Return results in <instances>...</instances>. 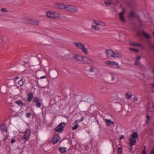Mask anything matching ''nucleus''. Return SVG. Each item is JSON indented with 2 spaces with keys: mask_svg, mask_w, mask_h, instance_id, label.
<instances>
[{
  "mask_svg": "<svg viewBox=\"0 0 154 154\" xmlns=\"http://www.w3.org/2000/svg\"><path fill=\"white\" fill-rule=\"evenodd\" d=\"M105 53L108 57H112L116 58L118 56L119 53L117 52H113L112 50L109 49H107L105 51Z\"/></svg>",
  "mask_w": 154,
  "mask_h": 154,
  "instance_id": "f257e3e1",
  "label": "nucleus"
},
{
  "mask_svg": "<svg viewBox=\"0 0 154 154\" xmlns=\"http://www.w3.org/2000/svg\"><path fill=\"white\" fill-rule=\"evenodd\" d=\"M46 16L51 19H57L60 17V15L58 13L51 11L47 12Z\"/></svg>",
  "mask_w": 154,
  "mask_h": 154,
  "instance_id": "f03ea898",
  "label": "nucleus"
},
{
  "mask_svg": "<svg viewBox=\"0 0 154 154\" xmlns=\"http://www.w3.org/2000/svg\"><path fill=\"white\" fill-rule=\"evenodd\" d=\"M24 134L22 137V140L25 143L26 141L29 138L31 135V130L29 128H27Z\"/></svg>",
  "mask_w": 154,
  "mask_h": 154,
  "instance_id": "7ed1b4c3",
  "label": "nucleus"
},
{
  "mask_svg": "<svg viewBox=\"0 0 154 154\" xmlns=\"http://www.w3.org/2000/svg\"><path fill=\"white\" fill-rule=\"evenodd\" d=\"M66 125V124L65 123L61 122L54 129V130L56 132L61 133L63 131L64 127Z\"/></svg>",
  "mask_w": 154,
  "mask_h": 154,
  "instance_id": "20e7f679",
  "label": "nucleus"
},
{
  "mask_svg": "<svg viewBox=\"0 0 154 154\" xmlns=\"http://www.w3.org/2000/svg\"><path fill=\"white\" fill-rule=\"evenodd\" d=\"M105 63L107 65H110L114 67H119V63L115 61H111L110 60L106 61Z\"/></svg>",
  "mask_w": 154,
  "mask_h": 154,
  "instance_id": "39448f33",
  "label": "nucleus"
},
{
  "mask_svg": "<svg viewBox=\"0 0 154 154\" xmlns=\"http://www.w3.org/2000/svg\"><path fill=\"white\" fill-rule=\"evenodd\" d=\"M32 101L33 103H36V106L37 107H40L41 103L38 97H34L32 100Z\"/></svg>",
  "mask_w": 154,
  "mask_h": 154,
  "instance_id": "423d86ee",
  "label": "nucleus"
},
{
  "mask_svg": "<svg viewBox=\"0 0 154 154\" xmlns=\"http://www.w3.org/2000/svg\"><path fill=\"white\" fill-rule=\"evenodd\" d=\"M83 62L84 63H88L90 64L92 63L93 61L90 59L89 58L87 57H83V60H82Z\"/></svg>",
  "mask_w": 154,
  "mask_h": 154,
  "instance_id": "0eeeda50",
  "label": "nucleus"
},
{
  "mask_svg": "<svg viewBox=\"0 0 154 154\" xmlns=\"http://www.w3.org/2000/svg\"><path fill=\"white\" fill-rule=\"evenodd\" d=\"M73 57L74 58H75L76 60L79 61H82L83 57L79 54H73Z\"/></svg>",
  "mask_w": 154,
  "mask_h": 154,
  "instance_id": "6e6552de",
  "label": "nucleus"
},
{
  "mask_svg": "<svg viewBox=\"0 0 154 154\" xmlns=\"http://www.w3.org/2000/svg\"><path fill=\"white\" fill-rule=\"evenodd\" d=\"M55 7L57 9H64L65 10L66 5L60 3H56L55 4Z\"/></svg>",
  "mask_w": 154,
  "mask_h": 154,
  "instance_id": "1a4fd4ad",
  "label": "nucleus"
},
{
  "mask_svg": "<svg viewBox=\"0 0 154 154\" xmlns=\"http://www.w3.org/2000/svg\"><path fill=\"white\" fill-rule=\"evenodd\" d=\"M60 139V137L59 134H56L54 137L53 139V143L54 144L56 143Z\"/></svg>",
  "mask_w": 154,
  "mask_h": 154,
  "instance_id": "9d476101",
  "label": "nucleus"
},
{
  "mask_svg": "<svg viewBox=\"0 0 154 154\" xmlns=\"http://www.w3.org/2000/svg\"><path fill=\"white\" fill-rule=\"evenodd\" d=\"M73 44L79 49L81 50L82 47H84V45L82 43L80 42H74Z\"/></svg>",
  "mask_w": 154,
  "mask_h": 154,
  "instance_id": "9b49d317",
  "label": "nucleus"
},
{
  "mask_svg": "<svg viewBox=\"0 0 154 154\" xmlns=\"http://www.w3.org/2000/svg\"><path fill=\"white\" fill-rule=\"evenodd\" d=\"M129 142L128 143L129 146H133L136 142V140L132 138L129 139Z\"/></svg>",
  "mask_w": 154,
  "mask_h": 154,
  "instance_id": "f8f14e48",
  "label": "nucleus"
},
{
  "mask_svg": "<svg viewBox=\"0 0 154 154\" xmlns=\"http://www.w3.org/2000/svg\"><path fill=\"white\" fill-rule=\"evenodd\" d=\"M15 103L20 106L21 107H24L26 106L25 103H23L22 100H18L16 101L15 102Z\"/></svg>",
  "mask_w": 154,
  "mask_h": 154,
  "instance_id": "ddd939ff",
  "label": "nucleus"
},
{
  "mask_svg": "<svg viewBox=\"0 0 154 154\" xmlns=\"http://www.w3.org/2000/svg\"><path fill=\"white\" fill-rule=\"evenodd\" d=\"M27 96H28V98L27 100L29 102L31 101L34 97L33 93L32 92H31L28 94H27Z\"/></svg>",
  "mask_w": 154,
  "mask_h": 154,
  "instance_id": "4468645a",
  "label": "nucleus"
},
{
  "mask_svg": "<svg viewBox=\"0 0 154 154\" xmlns=\"http://www.w3.org/2000/svg\"><path fill=\"white\" fill-rule=\"evenodd\" d=\"M1 129L2 132H7V128L5 125H0Z\"/></svg>",
  "mask_w": 154,
  "mask_h": 154,
  "instance_id": "2eb2a0df",
  "label": "nucleus"
},
{
  "mask_svg": "<svg viewBox=\"0 0 154 154\" xmlns=\"http://www.w3.org/2000/svg\"><path fill=\"white\" fill-rule=\"evenodd\" d=\"M105 122L107 126H110L111 125L114 124V122L111 121L110 119H106Z\"/></svg>",
  "mask_w": 154,
  "mask_h": 154,
  "instance_id": "dca6fc26",
  "label": "nucleus"
},
{
  "mask_svg": "<svg viewBox=\"0 0 154 154\" xmlns=\"http://www.w3.org/2000/svg\"><path fill=\"white\" fill-rule=\"evenodd\" d=\"M123 13L124 10H123L122 12L119 14V16L121 21L124 22L125 21V20L124 16L123 15Z\"/></svg>",
  "mask_w": 154,
  "mask_h": 154,
  "instance_id": "f3484780",
  "label": "nucleus"
},
{
  "mask_svg": "<svg viewBox=\"0 0 154 154\" xmlns=\"http://www.w3.org/2000/svg\"><path fill=\"white\" fill-rule=\"evenodd\" d=\"M6 86L4 85L2 86L0 88L1 92L3 94H5L6 92Z\"/></svg>",
  "mask_w": 154,
  "mask_h": 154,
  "instance_id": "a211bd4d",
  "label": "nucleus"
},
{
  "mask_svg": "<svg viewBox=\"0 0 154 154\" xmlns=\"http://www.w3.org/2000/svg\"><path fill=\"white\" fill-rule=\"evenodd\" d=\"M142 34L147 39H150L151 38V36L143 30L142 31Z\"/></svg>",
  "mask_w": 154,
  "mask_h": 154,
  "instance_id": "6ab92c4d",
  "label": "nucleus"
},
{
  "mask_svg": "<svg viewBox=\"0 0 154 154\" xmlns=\"http://www.w3.org/2000/svg\"><path fill=\"white\" fill-rule=\"evenodd\" d=\"M77 11L78 9L77 8L74 6H72L70 11V12L75 13L77 12Z\"/></svg>",
  "mask_w": 154,
  "mask_h": 154,
  "instance_id": "aec40b11",
  "label": "nucleus"
},
{
  "mask_svg": "<svg viewBox=\"0 0 154 154\" xmlns=\"http://www.w3.org/2000/svg\"><path fill=\"white\" fill-rule=\"evenodd\" d=\"M39 22L38 20L35 19H32L31 24L37 26L39 24Z\"/></svg>",
  "mask_w": 154,
  "mask_h": 154,
  "instance_id": "412c9836",
  "label": "nucleus"
},
{
  "mask_svg": "<svg viewBox=\"0 0 154 154\" xmlns=\"http://www.w3.org/2000/svg\"><path fill=\"white\" fill-rule=\"evenodd\" d=\"M32 19H24V21L25 23H26L28 24H32Z\"/></svg>",
  "mask_w": 154,
  "mask_h": 154,
  "instance_id": "4be33fe9",
  "label": "nucleus"
},
{
  "mask_svg": "<svg viewBox=\"0 0 154 154\" xmlns=\"http://www.w3.org/2000/svg\"><path fill=\"white\" fill-rule=\"evenodd\" d=\"M134 65L138 67H142V65L140 62L135 61L134 62Z\"/></svg>",
  "mask_w": 154,
  "mask_h": 154,
  "instance_id": "5701e85b",
  "label": "nucleus"
},
{
  "mask_svg": "<svg viewBox=\"0 0 154 154\" xmlns=\"http://www.w3.org/2000/svg\"><path fill=\"white\" fill-rule=\"evenodd\" d=\"M131 136L132 138L135 139H137L138 137V133L137 132H134L133 133Z\"/></svg>",
  "mask_w": 154,
  "mask_h": 154,
  "instance_id": "b1692460",
  "label": "nucleus"
},
{
  "mask_svg": "<svg viewBox=\"0 0 154 154\" xmlns=\"http://www.w3.org/2000/svg\"><path fill=\"white\" fill-rule=\"evenodd\" d=\"M132 95V94L131 92H128L125 96L127 99H129L131 97Z\"/></svg>",
  "mask_w": 154,
  "mask_h": 154,
  "instance_id": "393cba45",
  "label": "nucleus"
},
{
  "mask_svg": "<svg viewBox=\"0 0 154 154\" xmlns=\"http://www.w3.org/2000/svg\"><path fill=\"white\" fill-rule=\"evenodd\" d=\"M82 51L85 54H88V50L87 48L85 47L84 45V47H82V48L81 49Z\"/></svg>",
  "mask_w": 154,
  "mask_h": 154,
  "instance_id": "a878e982",
  "label": "nucleus"
},
{
  "mask_svg": "<svg viewBox=\"0 0 154 154\" xmlns=\"http://www.w3.org/2000/svg\"><path fill=\"white\" fill-rule=\"evenodd\" d=\"M72 5H66L65 10L70 12L71 8L72 7Z\"/></svg>",
  "mask_w": 154,
  "mask_h": 154,
  "instance_id": "bb28decb",
  "label": "nucleus"
},
{
  "mask_svg": "<svg viewBox=\"0 0 154 154\" xmlns=\"http://www.w3.org/2000/svg\"><path fill=\"white\" fill-rule=\"evenodd\" d=\"M66 148L65 147H60L59 148V149L60 152L63 153L66 152Z\"/></svg>",
  "mask_w": 154,
  "mask_h": 154,
  "instance_id": "cd10ccee",
  "label": "nucleus"
},
{
  "mask_svg": "<svg viewBox=\"0 0 154 154\" xmlns=\"http://www.w3.org/2000/svg\"><path fill=\"white\" fill-rule=\"evenodd\" d=\"M104 3L107 6H110L112 4V1L110 0L105 1L104 2Z\"/></svg>",
  "mask_w": 154,
  "mask_h": 154,
  "instance_id": "c85d7f7f",
  "label": "nucleus"
},
{
  "mask_svg": "<svg viewBox=\"0 0 154 154\" xmlns=\"http://www.w3.org/2000/svg\"><path fill=\"white\" fill-rule=\"evenodd\" d=\"M129 50L131 51H134L137 53L139 52V50L138 49H135L134 48H129Z\"/></svg>",
  "mask_w": 154,
  "mask_h": 154,
  "instance_id": "c756f323",
  "label": "nucleus"
},
{
  "mask_svg": "<svg viewBox=\"0 0 154 154\" xmlns=\"http://www.w3.org/2000/svg\"><path fill=\"white\" fill-rule=\"evenodd\" d=\"M24 84V82L23 81L22 79H20L18 82V84L20 85V86H23Z\"/></svg>",
  "mask_w": 154,
  "mask_h": 154,
  "instance_id": "7c9ffc66",
  "label": "nucleus"
},
{
  "mask_svg": "<svg viewBox=\"0 0 154 154\" xmlns=\"http://www.w3.org/2000/svg\"><path fill=\"white\" fill-rule=\"evenodd\" d=\"M131 45L133 46H142V45L141 44L135 43L134 42L131 43Z\"/></svg>",
  "mask_w": 154,
  "mask_h": 154,
  "instance_id": "2f4dec72",
  "label": "nucleus"
},
{
  "mask_svg": "<svg viewBox=\"0 0 154 154\" xmlns=\"http://www.w3.org/2000/svg\"><path fill=\"white\" fill-rule=\"evenodd\" d=\"M83 119H84V117H82L80 120H79V119L76 120L75 122V124L78 123V122H79L81 121H83Z\"/></svg>",
  "mask_w": 154,
  "mask_h": 154,
  "instance_id": "473e14b6",
  "label": "nucleus"
},
{
  "mask_svg": "<svg viewBox=\"0 0 154 154\" xmlns=\"http://www.w3.org/2000/svg\"><path fill=\"white\" fill-rule=\"evenodd\" d=\"M94 66H91L90 65V68L89 69V71L90 72H94Z\"/></svg>",
  "mask_w": 154,
  "mask_h": 154,
  "instance_id": "72a5a7b5",
  "label": "nucleus"
},
{
  "mask_svg": "<svg viewBox=\"0 0 154 154\" xmlns=\"http://www.w3.org/2000/svg\"><path fill=\"white\" fill-rule=\"evenodd\" d=\"M118 154H122V148L121 147H119V148H118Z\"/></svg>",
  "mask_w": 154,
  "mask_h": 154,
  "instance_id": "f704fd0d",
  "label": "nucleus"
},
{
  "mask_svg": "<svg viewBox=\"0 0 154 154\" xmlns=\"http://www.w3.org/2000/svg\"><path fill=\"white\" fill-rule=\"evenodd\" d=\"M31 115L32 113L31 112H27L26 114V116L27 118H30Z\"/></svg>",
  "mask_w": 154,
  "mask_h": 154,
  "instance_id": "c9c22d12",
  "label": "nucleus"
},
{
  "mask_svg": "<svg viewBox=\"0 0 154 154\" xmlns=\"http://www.w3.org/2000/svg\"><path fill=\"white\" fill-rule=\"evenodd\" d=\"M76 125L74 127H73L72 129V130H75L77 129L78 128V123L75 124Z\"/></svg>",
  "mask_w": 154,
  "mask_h": 154,
  "instance_id": "e433bc0d",
  "label": "nucleus"
},
{
  "mask_svg": "<svg viewBox=\"0 0 154 154\" xmlns=\"http://www.w3.org/2000/svg\"><path fill=\"white\" fill-rule=\"evenodd\" d=\"M110 75L111 76V80L112 81H114L115 79V75L112 74L111 73H110Z\"/></svg>",
  "mask_w": 154,
  "mask_h": 154,
  "instance_id": "4c0bfd02",
  "label": "nucleus"
},
{
  "mask_svg": "<svg viewBox=\"0 0 154 154\" xmlns=\"http://www.w3.org/2000/svg\"><path fill=\"white\" fill-rule=\"evenodd\" d=\"M146 116L147 118V123H148V122H149L150 121V116L148 115H146Z\"/></svg>",
  "mask_w": 154,
  "mask_h": 154,
  "instance_id": "58836bf2",
  "label": "nucleus"
},
{
  "mask_svg": "<svg viewBox=\"0 0 154 154\" xmlns=\"http://www.w3.org/2000/svg\"><path fill=\"white\" fill-rule=\"evenodd\" d=\"M1 11L2 12H8V10L7 9L5 8H2L1 9Z\"/></svg>",
  "mask_w": 154,
  "mask_h": 154,
  "instance_id": "ea45409f",
  "label": "nucleus"
},
{
  "mask_svg": "<svg viewBox=\"0 0 154 154\" xmlns=\"http://www.w3.org/2000/svg\"><path fill=\"white\" fill-rule=\"evenodd\" d=\"M130 16L131 17H135L134 13L133 11L131 12L130 14Z\"/></svg>",
  "mask_w": 154,
  "mask_h": 154,
  "instance_id": "a19ab883",
  "label": "nucleus"
},
{
  "mask_svg": "<svg viewBox=\"0 0 154 154\" xmlns=\"http://www.w3.org/2000/svg\"><path fill=\"white\" fill-rule=\"evenodd\" d=\"M93 22L95 24H96V25H97V24H99V21H98V20H94L93 21Z\"/></svg>",
  "mask_w": 154,
  "mask_h": 154,
  "instance_id": "79ce46f5",
  "label": "nucleus"
},
{
  "mask_svg": "<svg viewBox=\"0 0 154 154\" xmlns=\"http://www.w3.org/2000/svg\"><path fill=\"white\" fill-rule=\"evenodd\" d=\"M16 141V140L14 138H12L11 139V143L12 144L14 143Z\"/></svg>",
  "mask_w": 154,
  "mask_h": 154,
  "instance_id": "37998d69",
  "label": "nucleus"
},
{
  "mask_svg": "<svg viewBox=\"0 0 154 154\" xmlns=\"http://www.w3.org/2000/svg\"><path fill=\"white\" fill-rule=\"evenodd\" d=\"M151 85L152 87L154 89V83H152L151 84ZM151 92L152 93H154V90L152 91Z\"/></svg>",
  "mask_w": 154,
  "mask_h": 154,
  "instance_id": "c03bdc74",
  "label": "nucleus"
},
{
  "mask_svg": "<svg viewBox=\"0 0 154 154\" xmlns=\"http://www.w3.org/2000/svg\"><path fill=\"white\" fill-rule=\"evenodd\" d=\"M130 146V149L129 152H132V148L133 146Z\"/></svg>",
  "mask_w": 154,
  "mask_h": 154,
  "instance_id": "a18cd8bd",
  "label": "nucleus"
},
{
  "mask_svg": "<svg viewBox=\"0 0 154 154\" xmlns=\"http://www.w3.org/2000/svg\"><path fill=\"white\" fill-rule=\"evenodd\" d=\"M150 154H154V147L152 149Z\"/></svg>",
  "mask_w": 154,
  "mask_h": 154,
  "instance_id": "49530a36",
  "label": "nucleus"
},
{
  "mask_svg": "<svg viewBox=\"0 0 154 154\" xmlns=\"http://www.w3.org/2000/svg\"><path fill=\"white\" fill-rule=\"evenodd\" d=\"M138 97L137 96H135L134 97V101H137L138 100Z\"/></svg>",
  "mask_w": 154,
  "mask_h": 154,
  "instance_id": "de8ad7c7",
  "label": "nucleus"
},
{
  "mask_svg": "<svg viewBox=\"0 0 154 154\" xmlns=\"http://www.w3.org/2000/svg\"><path fill=\"white\" fill-rule=\"evenodd\" d=\"M141 57L140 56H137V57L136 60H137L138 61L140 60V59H141Z\"/></svg>",
  "mask_w": 154,
  "mask_h": 154,
  "instance_id": "09e8293b",
  "label": "nucleus"
},
{
  "mask_svg": "<svg viewBox=\"0 0 154 154\" xmlns=\"http://www.w3.org/2000/svg\"><path fill=\"white\" fill-rule=\"evenodd\" d=\"M46 77V75L40 77V78H38V79H42L45 78Z\"/></svg>",
  "mask_w": 154,
  "mask_h": 154,
  "instance_id": "8fccbe9b",
  "label": "nucleus"
},
{
  "mask_svg": "<svg viewBox=\"0 0 154 154\" xmlns=\"http://www.w3.org/2000/svg\"><path fill=\"white\" fill-rule=\"evenodd\" d=\"M124 136L123 135H121L119 137V139L120 140H122L123 139H124Z\"/></svg>",
  "mask_w": 154,
  "mask_h": 154,
  "instance_id": "3c124183",
  "label": "nucleus"
},
{
  "mask_svg": "<svg viewBox=\"0 0 154 154\" xmlns=\"http://www.w3.org/2000/svg\"><path fill=\"white\" fill-rule=\"evenodd\" d=\"M96 25H93L92 26V28L93 29H96Z\"/></svg>",
  "mask_w": 154,
  "mask_h": 154,
  "instance_id": "603ef678",
  "label": "nucleus"
},
{
  "mask_svg": "<svg viewBox=\"0 0 154 154\" xmlns=\"http://www.w3.org/2000/svg\"><path fill=\"white\" fill-rule=\"evenodd\" d=\"M145 148H146V146H145L144 147H143V152H144V151H145V152L146 153V151L145 150Z\"/></svg>",
  "mask_w": 154,
  "mask_h": 154,
  "instance_id": "864d4df0",
  "label": "nucleus"
},
{
  "mask_svg": "<svg viewBox=\"0 0 154 154\" xmlns=\"http://www.w3.org/2000/svg\"><path fill=\"white\" fill-rule=\"evenodd\" d=\"M95 29L96 30H97L99 29V28H98V27L96 25V29Z\"/></svg>",
  "mask_w": 154,
  "mask_h": 154,
  "instance_id": "5fc2aeb1",
  "label": "nucleus"
},
{
  "mask_svg": "<svg viewBox=\"0 0 154 154\" xmlns=\"http://www.w3.org/2000/svg\"><path fill=\"white\" fill-rule=\"evenodd\" d=\"M102 23V22L99 21V24H97V25H100Z\"/></svg>",
  "mask_w": 154,
  "mask_h": 154,
  "instance_id": "6e6d98bb",
  "label": "nucleus"
},
{
  "mask_svg": "<svg viewBox=\"0 0 154 154\" xmlns=\"http://www.w3.org/2000/svg\"><path fill=\"white\" fill-rule=\"evenodd\" d=\"M19 77L18 76H17L15 77V80H17L19 79Z\"/></svg>",
  "mask_w": 154,
  "mask_h": 154,
  "instance_id": "4d7b16f0",
  "label": "nucleus"
},
{
  "mask_svg": "<svg viewBox=\"0 0 154 154\" xmlns=\"http://www.w3.org/2000/svg\"><path fill=\"white\" fill-rule=\"evenodd\" d=\"M6 140L7 139H5V138L3 140L4 142H5L6 141Z\"/></svg>",
  "mask_w": 154,
  "mask_h": 154,
  "instance_id": "13d9d810",
  "label": "nucleus"
},
{
  "mask_svg": "<svg viewBox=\"0 0 154 154\" xmlns=\"http://www.w3.org/2000/svg\"><path fill=\"white\" fill-rule=\"evenodd\" d=\"M142 154H146V153L145 152V151H144V152H143V153Z\"/></svg>",
  "mask_w": 154,
  "mask_h": 154,
  "instance_id": "bf43d9fd",
  "label": "nucleus"
},
{
  "mask_svg": "<svg viewBox=\"0 0 154 154\" xmlns=\"http://www.w3.org/2000/svg\"><path fill=\"white\" fill-rule=\"evenodd\" d=\"M8 136H7V135H6L5 136V138L6 139H7L8 137Z\"/></svg>",
  "mask_w": 154,
  "mask_h": 154,
  "instance_id": "052dcab7",
  "label": "nucleus"
},
{
  "mask_svg": "<svg viewBox=\"0 0 154 154\" xmlns=\"http://www.w3.org/2000/svg\"><path fill=\"white\" fill-rule=\"evenodd\" d=\"M152 48L154 49V45L152 46Z\"/></svg>",
  "mask_w": 154,
  "mask_h": 154,
  "instance_id": "680f3d73",
  "label": "nucleus"
},
{
  "mask_svg": "<svg viewBox=\"0 0 154 154\" xmlns=\"http://www.w3.org/2000/svg\"><path fill=\"white\" fill-rule=\"evenodd\" d=\"M152 72L153 73V74H154V69L152 71Z\"/></svg>",
  "mask_w": 154,
  "mask_h": 154,
  "instance_id": "e2e57ef3",
  "label": "nucleus"
},
{
  "mask_svg": "<svg viewBox=\"0 0 154 154\" xmlns=\"http://www.w3.org/2000/svg\"><path fill=\"white\" fill-rule=\"evenodd\" d=\"M153 36L154 37V32L153 33Z\"/></svg>",
  "mask_w": 154,
  "mask_h": 154,
  "instance_id": "0e129e2a",
  "label": "nucleus"
},
{
  "mask_svg": "<svg viewBox=\"0 0 154 154\" xmlns=\"http://www.w3.org/2000/svg\"><path fill=\"white\" fill-rule=\"evenodd\" d=\"M57 77V76L56 77H54V78H56Z\"/></svg>",
  "mask_w": 154,
  "mask_h": 154,
  "instance_id": "69168bd1",
  "label": "nucleus"
},
{
  "mask_svg": "<svg viewBox=\"0 0 154 154\" xmlns=\"http://www.w3.org/2000/svg\"><path fill=\"white\" fill-rule=\"evenodd\" d=\"M70 141L71 142H72V140H71V141Z\"/></svg>",
  "mask_w": 154,
  "mask_h": 154,
  "instance_id": "338daca9",
  "label": "nucleus"
}]
</instances>
